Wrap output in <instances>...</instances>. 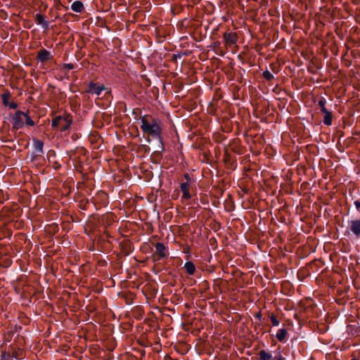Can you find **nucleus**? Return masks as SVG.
<instances>
[{"mask_svg":"<svg viewBox=\"0 0 360 360\" xmlns=\"http://www.w3.org/2000/svg\"><path fill=\"white\" fill-rule=\"evenodd\" d=\"M182 197L186 198V199H187V200L191 199V195L189 191L183 192Z\"/></svg>","mask_w":360,"mask_h":360,"instance_id":"c756f323","label":"nucleus"},{"mask_svg":"<svg viewBox=\"0 0 360 360\" xmlns=\"http://www.w3.org/2000/svg\"><path fill=\"white\" fill-rule=\"evenodd\" d=\"M71 9L76 13H82L84 9V5L80 1H75L72 4Z\"/></svg>","mask_w":360,"mask_h":360,"instance_id":"f3484780","label":"nucleus"},{"mask_svg":"<svg viewBox=\"0 0 360 360\" xmlns=\"http://www.w3.org/2000/svg\"><path fill=\"white\" fill-rule=\"evenodd\" d=\"M184 268L188 275H193L195 272V264L191 262L188 261L184 264Z\"/></svg>","mask_w":360,"mask_h":360,"instance_id":"4468645a","label":"nucleus"},{"mask_svg":"<svg viewBox=\"0 0 360 360\" xmlns=\"http://www.w3.org/2000/svg\"><path fill=\"white\" fill-rule=\"evenodd\" d=\"M288 332L285 328H281L276 333V338L281 342H285L287 339Z\"/></svg>","mask_w":360,"mask_h":360,"instance_id":"2eb2a0df","label":"nucleus"},{"mask_svg":"<svg viewBox=\"0 0 360 360\" xmlns=\"http://www.w3.org/2000/svg\"><path fill=\"white\" fill-rule=\"evenodd\" d=\"M156 250L155 253L153 254V260L155 262L166 258L168 253L166 251L165 245L162 243H157L155 244Z\"/></svg>","mask_w":360,"mask_h":360,"instance_id":"7ed1b4c3","label":"nucleus"},{"mask_svg":"<svg viewBox=\"0 0 360 360\" xmlns=\"http://www.w3.org/2000/svg\"><path fill=\"white\" fill-rule=\"evenodd\" d=\"M319 108L323 115V123L328 126L330 125L332 123V113L330 110L326 105L319 106Z\"/></svg>","mask_w":360,"mask_h":360,"instance_id":"0eeeda50","label":"nucleus"},{"mask_svg":"<svg viewBox=\"0 0 360 360\" xmlns=\"http://www.w3.org/2000/svg\"><path fill=\"white\" fill-rule=\"evenodd\" d=\"M260 360H274V356L265 350H261L259 353Z\"/></svg>","mask_w":360,"mask_h":360,"instance_id":"a211bd4d","label":"nucleus"},{"mask_svg":"<svg viewBox=\"0 0 360 360\" xmlns=\"http://www.w3.org/2000/svg\"><path fill=\"white\" fill-rule=\"evenodd\" d=\"M303 56L304 57L307 59V60H310L312 63V65H309L308 67V69L310 72H311L312 73H314V70H313V65H314V56L312 55V53H303Z\"/></svg>","mask_w":360,"mask_h":360,"instance_id":"6ab92c4d","label":"nucleus"},{"mask_svg":"<svg viewBox=\"0 0 360 360\" xmlns=\"http://www.w3.org/2000/svg\"><path fill=\"white\" fill-rule=\"evenodd\" d=\"M354 205L357 210H360V200H356Z\"/></svg>","mask_w":360,"mask_h":360,"instance_id":"c9c22d12","label":"nucleus"},{"mask_svg":"<svg viewBox=\"0 0 360 360\" xmlns=\"http://www.w3.org/2000/svg\"><path fill=\"white\" fill-rule=\"evenodd\" d=\"M314 308H313V300H310L307 301L305 304H304V310L302 312V316L309 321V323H313L314 318Z\"/></svg>","mask_w":360,"mask_h":360,"instance_id":"20e7f679","label":"nucleus"},{"mask_svg":"<svg viewBox=\"0 0 360 360\" xmlns=\"http://www.w3.org/2000/svg\"><path fill=\"white\" fill-rule=\"evenodd\" d=\"M63 116H61V115H59V116H56L54 119L52 120V122H51V126L53 127V128H57L59 127L60 122H62L63 119Z\"/></svg>","mask_w":360,"mask_h":360,"instance_id":"aec40b11","label":"nucleus"},{"mask_svg":"<svg viewBox=\"0 0 360 360\" xmlns=\"http://www.w3.org/2000/svg\"><path fill=\"white\" fill-rule=\"evenodd\" d=\"M262 76L268 82L271 81L274 78V76L267 70L263 72Z\"/></svg>","mask_w":360,"mask_h":360,"instance_id":"4be33fe9","label":"nucleus"},{"mask_svg":"<svg viewBox=\"0 0 360 360\" xmlns=\"http://www.w3.org/2000/svg\"><path fill=\"white\" fill-rule=\"evenodd\" d=\"M24 117H25V123L27 124V125L31 126V127L35 125V122L31 119V117L28 115V114L27 112H25V115H24Z\"/></svg>","mask_w":360,"mask_h":360,"instance_id":"5701e85b","label":"nucleus"},{"mask_svg":"<svg viewBox=\"0 0 360 360\" xmlns=\"http://www.w3.org/2000/svg\"><path fill=\"white\" fill-rule=\"evenodd\" d=\"M6 107H9L11 109H16L18 108V104L14 102H8V105Z\"/></svg>","mask_w":360,"mask_h":360,"instance_id":"7c9ffc66","label":"nucleus"},{"mask_svg":"<svg viewBox=\"0 0 360 360\" xmlns=\"http://www.w3.org/2000/svg\"><path fill=\"white\" fill-rule=\"evenodd\" d=\"M22 353L20 352V351H15L13 352V354H12V357L15 359H22Z\"/></svg>","mask_w":360,"mask_h":360,"instance_id":"a878e982","label":"nucleus"},{"mask_svg":"<svg viewBox=\"0 0 360 360\" xmlns=\"http://www.w3.org/2000/svg\"><path fill=\"white\" fill-rule=\"evenodd\" d=\"M181 58V54H179H179H174L173 56H172V60L176 61V60L178 58Z\"/></svg>","mask_w":360,"mask_h":360,"instance_id":"f704fd0d","label":"nucleus"},{"mask_svg":"<svg viewBox=\"0 0 360 360\" xmlns=\"http://www.w3.org/2000/svg\"><path fill=\"white\" fill-rule=\"evenodd\" d=\"M52 57L53 56L51 54L50 51H47L45 49H41L37 53V60L40 62H46L51 60Z\"/></svg>","mask_w":360,"mask_h":360,"instance_id":"6e6552de","label":"nucleus"},{"mask_svg":"<svg viewBox=\"0 0 360 360\" xmlns=\"http://www.w3.org/2000/svg\"><path fill=\"white\" fill-rule=\"evenodd\" d=\"M106 94H110V91H107Z\"/></svg>","mask_w":360,"mask_h":360,"instance_id":"58836bf2","label":"nucleus"},{"mask_svg":"<svg viewBox=\"0 0 360 360\" xmlns=\"http://www.w3.org/2000/svg\"><path fill=\"white\" fill-rule=\"evenodd\" d=\"M165 150L164 143L158 145V148L156 150L151 156L152 162L155 164H159L162 158V153Z\"/></svg>","mask_w":360,"mask_h":360,"instance_id":"423d86ee","label":"nucleus"},{"mask_svg":"<svg viewBox=\"0 0 360 360\" xmlns=\"http://www.w3.org/2000/svg\"><path fill=\"white\" fill-rule=\"evenodd\" d=\"M64 68L68 70H73L75 68V65L72 63H65L64 65Z\"/></svg>","mask_w":360,"mask_h":360,"instance_id":"c85d7f7f","label":"nucleus"},{"mask_svg":"<svg viewBox=\"0 0 360 360\" xmlns=\"http://www.w3.org/2000/svg\"><path fill=\"white\" fill-rule=\"evenodd\" d=\"M256 317L259 319H261L262 318V314L260 312H259L257 315H256Z\"/></svg>","mask_w":360,"mask_h":360,"instance_id":"4c0bfd02","label":"nucleus"},{"mask_svg":"<svg viewBox=\"0 0 360 360\" xmlns=\"http://www.w3.org/2000/svg\"><path fill=\"white\" fill-rule=\"evenodd\" d=\"M350 230L356 236H360V220H353L350 222Z\"/></svg>","mask_w":360,"mask_h":360,"instance_id":"9b49d317","label":"nucleus"},{"mask_svg":"<svg viewBox=\"0 0 360 360\" xmlns=\"http://www.w3.org/2000/svg\"><path fill=\"white\" fill-rule=\"evenodd\" d=\"M71 124L72 120L64 117L58 129L62 132L65 131L70 127Z\"/></svg>","mask_w":360,"mask_h":360,"instance_id":"f8f14e48","label":"nucleus"},{"mask_svg":"<svg viewBox=\"0 0 360 360\" xmlns=\"http://www.w3.org/2000/svg\"><path fill=\"white\" fill-rule=\"evenodd\" d=\"M184 179L187 181V182H188V183L189 181H191V176H190L189 174H188V173H185V174H184Z\"/></svg>","mask_w":360,"mask_h":360,"instance_id":"72a5a7b5","label":"nucleus"},{"mask_svg":"<svg viewBox=\"0 0 360 360\" xmlns=\"http://www.w3.org/2000/svg\"><path fill=\"white\" fill-rule=\"evenodd\" d=\"M140 151L143 152L144 153H147L150 152L149 146L146 145H141L139 148Z\"/></svg>","mask_w":360,"mask_h":360,"instance_id":"bb28decb","label":"nucleus"},{"mask_svg":"<svg viewBox=\"0 0 360 360\" xmlns=\"http://www.w3.org/2000/svg\"><path fill=\"white\" fill-rule=\"evenodd\" d=\"M224 39L226 44L232 46L237 42L238 36L235 32H225L224 34Z\"/></svg>","mask_w":360,"mask_h":360,"instance_id":"1a4fd4ad","label":"nucleus"},{"mask_svg":"<svg viewBox=\"0 0 360 360\" xmlns=\"http://www.w3.org/2000/svg\"><path fill=\"white\" fill-rule=\"evenodd\" d=\"M122 252L125 255H129L134 250V248L130 243H125L121 245Z\"/></svg>","mask_w":360,"mask_h":360,"instance_id":"dca6fc26","label":"nucleus"},{"mask_svg":"<svg viewBox=\"0 0 360 360\" xmlns=\"http://www.w3.org/2000/svg\"><path fill=\"white\" fill-rule=\"evenodd\" d=\"M274 360H285L280 353H278L274 356Z\"/></svg>","mask_w":360,"mask_h":360,"instance_id":"2f4dec72","label":"nucleus"},{"mask_svg":"<svg viewBox=\"0 0 360 360\" xmlns=\"http://www.w3.org/2000/svg\"><path fill=\"white\" fill-rule=\"evenodd\" d=\"M181 190L183 192L189 191V184L188 182L181 183L180 185Z\"/></svg>","mask_w":360,"mask_h":360,"instance_id":"393cba45","label":"nucleus"},{"mask_svg":"<svg viewBox=\"0 0 360 360\" xmlns=\"http://www.w3.org/2000/svg\"><path fill=\"white\" fill-rule=\"evenodd\" d=\"M312 1L313 0H309V4H306V7H307V9L308 8L309 6H311L312 7Z\"/></svg>","mask_w":360,"mask_h":360,"instance_id":"e433bc0d","label":"nucleus"},{"mask_svg":"<svg viewBox=\"0 0 360 360\" xmlns=\"http://www.w3.org/2000/svg\"><path fill=\"white\" fill-rule=\"evenodd\" d=\"M11 355L6 352H3L1 356V360H10Z\"/></svg>","mask_w":360,"mask_h":360,"instance_id":"cd10ccee","label":"nucleus"},{"mask_svg":"<svg viewBox=\"0 0 360 360\" xmlns=\"http://www.w3.org/2000/svg\"><path fill=\"white\" fill-rule=\"evenodd\" d=\"M33 147L35 153L38 155L43 153L44 142L41 140L34 139H33Z\"/></svg>","mask_w":360,"mask_h":360,"instance_id":"ddd939ff","label":"nucleus"},{"mask_svg":"<svg viewBox=\"0 0 360 360\" xmlns=\"http://www.w3.org/2000/svg\"><path fill=\"white\" fill-rule=\"evenodd\" d=\"M270 319L274 326H278L279 325L280 321L278 320L277 317L274 314L271 315Z\"/></svg>","mask_w":360,"mask_h":360,"instance_id":"b1692460","label":"nucleus"},{"mask_svg":"<svg viewBox=\"0 0 360 360\" xmlns=\"http://www.w3.org/2000/svg\"><path fill=\"white\" fill-rule=\"evenodd\" d=\"M319 106H323V105H326V100L323 98H321L319 101V103H318Z\"/></svg>","mask_w":360,"mask_h":360,"instance_id":"473e14b6","label":"nucleus"},{"mask_svg":"<svg viewBox=\"0 0 360 360\" xmlns=\"http://www.w3.org/2000/svg\"><path fill=\"white\" fill-rule=\"evenodd\" d=\"M141 126L143 134L147 135L146 141L150 143L151 139H156L159 143H164L162 136L160 120L150 115H143L140 117Z\"/></svg>","mask_w":360,"mask_h":360,"instance_id":"f257e3e1","label":"nucleus"},{"mask_svg":"<svg viewBox=\"0 0 360 360\" xmlns=\"http://www.w3.org/2000/svg\"><path fill=\"white\" fill-rule=\"evenodd\" d=\"M25 112L21 110H17L12 116L11 122L13 124L12 131H17L23 128L25 122L24 119Z\"/></svg>","mask_w":360,"mask_h":360,"instance_id":"f03ea898","label":"nucleus"},{"mask_svg":"<svg viewBox=\"0 0 360 360\" xmlns=\"http://www.w3.org/2000/svg\"><path fill=\"white\" fill-rule=\"evenodd\" d=\"M105 89L106 88L103 84H99L98 83L90 82L87 86L86 93L96 94V96H99L101 92Z\"/></svg>","mask_w":360,"mask_h":360,"instance_id":"39448f33","label":"nucleus"},{"mask_svg":"<svg viewBox=\"0 0 360 360\" xmlns=\"http://www.w3.org/2000/svg\"><path fill=\"white\" fill-rule=\"evenodd\" d=\"M10 97H11V94L9 91H6L1 95L2 103L4 106L8 105Z\"/></svg>","mask_w":360,"mask_h":360,"instance_id":"412c9836","label":"nucleus"},{"mask_svg":"<svg viewBox=\"0 0 360 360\" xmlns=\"http://www.w3.org/2000/svg\"><path fill=\"white\" fill-rule=\"evenodd\" d=\"M35 21L38 25H41L42 28L48 30L49 27V22L45 20V17L41 13H37L34 16Z\"/></svg>","mask_w":360,"mask_h":360,"instance_id":"9d476101","label":"nucleus"}]
</instances>
